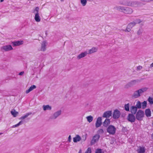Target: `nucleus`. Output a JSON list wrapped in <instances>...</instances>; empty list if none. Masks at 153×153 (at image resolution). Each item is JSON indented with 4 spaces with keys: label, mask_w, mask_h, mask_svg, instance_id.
<instances>
[{
    "label": "nucleus",
    "mask_w": 153,
    "mask_h": 153,
    "mask_svg": "<svg viewBox=\"0 0 153 153\" xmlns=\"http://www.w3.org/2000/svg\"><path fill=\"white\" fill-rule=\"evenodd\" d=\"M148 89L146 87L143 88L139 90L135 91L132 95L133 98H137L140 96L141 94L146 91Z\"/></svg>",
    "instance_id": "nucleus-1"
},
{
    "label": "nucleus",
    "mask_w": 153,
    "mask_h": 153,
    "mask_svg": "<svg viewBox=\"0 0 153 153\" xmlns=\"http://www.w3.org/2000/svg\"><path fill=\"white\" fill-rule=\"evenodd\" d=\"M106 130L109 134L114 135L116 133V129L114 126L110 125L107 127Z\"/></svg>",
    "instance_id": "nucleus-2"
},
{
    "label": "nucleus",
    "mask_w": 153,
    "mask_h": 153,
    "mask_svg": "<svg viewBox=\"0 0 153 153\" xmlns=\"http://www.w3.org/2000/svg\"><path fill=\"white\" fill-rule=\"evenodd\" d=\"M144 115V111L141 110H139L136 114V118L138 120H142Z\"/></svg>",
    "instance_id": "nucleus-3"
},
{
    "label": "nucleus",
    "mask_w": 153,
    "mask_h": 153,
    "mask_svg": "<svg viewBox=\"0 0 153 153\" xmlns=\"http://www.w3.org/2000/svg\"><path fill=\"white\" fill-rule=\"evenodd\" d=\"M33 13L35 14L34 19L36 22H39L40 21L41 18L39 16L40 13L38 10H34Z\"/></svg>",
    "instance_id": "nucleus-4"
},
{
    "label": "nucleus",
    "mask_w": 153,
    "mask_h": 153,
    "mask_svg": "<svg viewBox=\"0 0 153 153\" xmlns=\"http://www.w3.org/2000/svg\"><path fill=\"white\" fill-rule=\"evenodd\" d=\"M62 111L61 110H59L55 112L53 115L50 117V119L53 120L56 119L61 114Z\"/></svg>",
    "instance_id": "nucleus-5"
},
{
    "label": "nucleus",
    "mask_w": 153,
    "mask_h": 153,
    "mask_svg": "<svg viewBox=\"0 0 153 153\" xmlns=\"http://www.w3.org/2000/svg\"><path fill=\"white\" fill-rule=\"evenodd\" d=\"M120 112L117 109L114 110L113 114V118L114 119L118 118L120 115Z\"/></svg>",
    "instance_id": "nucleus-6"
},
{
    "label": "nucleus",
    "mask_w": 153,
    "mask_h": 153,
    "mask_svg": "<svg viewBox=\"0 0 153 153\" xmlns=\"http://www.w3.org/2000/svg\"><path fill=\"white\" fill-rule=\"evenodd\" d=\"M100 137V136L99 134H96L93 137L92 139L91 140V144L92 145L94 144L96 142L98 141Z\"/></svg>",
    "instance_id": "nucleus-7"
},
{
    "label": "nucleus",
    "mask_w": 153,
    "mask_h": 153,
    "mask_svg": "<svg viewBox=\"0 0 153 153\" xmlns=\"http://www.w3.org/2000/svg\"><path fill=\"white\" fill-rule=\"evenodd\" d=\"M127 119L129 122L133 123L135 121V117L134 114H129L127 117Z\"/></svg>",
    "instance_id": "nucleus-8"
},
{
    "label": "nucleus",
    "mask_w": 153,
    "mask_h": 153,
    "mask_svg": "<svg viewBox=\"0 0 153 153\" xmlns=\"http://www.w3.org/2000/svg\"><path fill=\"white\" fill-rule=\"evenodd\" d=\"M137 82L136 80L132 81L126 84L125 86V88H128L135 85Z\"/></svg>",
    "instance_id": "nucleus-9"
},
{
    "label": "nucleus",
    "mask_w": 153,
    "mask_h": 153,
    "mask_svg": "<svg viewBox=\"0 0 153 153\" xmlns=\"http://www.w3.org/2000/svg\"><path fill=\"white\" fill-rule=\"evenodd\" d=\"M112 111H105L102 115L103 117L108 118L112 115Z\"/></svg>",
    "instance_id": "nucleus-10"
},
{
    "label": "nucleus",
    "mask_w": 153,
    "mask_h": 153,
    "mask_svg": "<svg viewBox=\"0 0 153 153\" xmlns=\"http://www.w3.org/2000/svg\"><path fill=\"white\" fill-rule=\"evenodd\" d=\"M136 25L135 22H132L128 24L126 30L128 32H129L132 27Z\"/></svg>",
    "instance_id": "nucleus-11"
},
{
    "label": "nucleus",
    "mask_w": 153,
    "mask_h": 153,
    "mask_svg": "<svg viewBox=\"0 0 153 153\" xmlns=\"http://www.w3.org/2000/svg\"><path fill=\"white\" fill-rule=\"evenodd\" d=\"M1 49L4 50L5 51H7L13 50V48L10 45H8L2 47Z\"/></svg>",
    "instance_id": "nucleus-12"
},
{
    "label": "nucleus",
    "mask_w": 153,
    "mask_h": 153,
    "mask_svg": "<svg viewBox=\"0 0 153 153\" xmlns=\"http://www.w3.org/2000/svg\"><path fill=\"white\" fill-rule=\"evenodd\" d=\"M102 124V118L100 117H99L97 119L95 123V126L96 128H98L100 127Z\"/></svg>",
    "instance_id": "nucleus-13"
},
{
    "label": "nucleus",
    "mask_w": 153,
    "mask_h": 153,
    "mask_svg": "<svg viewBox=\"0 0 153 153\" xmlns=\"http://www.w3.org/2000/svg\"><path fill=\"white\" fill-rule=\"evenodd\" d=\"M23 43V41H18L12 42L11 44L13 46H16L20 45Z\"/></svg>",
    "instance_id": "nucleus-14"
},
{
    "label": "nucleus",
    "mask_w": 153,
    "mask_h": 153,
    "mask_svg": "<svg viewBox=\"0 0 153 153\" xmlns=\"http://www.w3.org/2000/svg\"><path fill=\"white\" fill-rule=\"evenodd\" d=\"M88 52L87 51L82 52L80 54L78 55L77 56V58L78 59H80L86 56Z\"/></svg>",
    "instance_id": "nucleus-15"
},
{
    "label": "nucleus",
    "mask_w": 153,
    "mask_h": 153,
    "mask_svg": "<svg viewBox=\"0 0 153 153\" xmlns=\"http://www.w3.org/2000/svg\"><path fill=\"white\" fill-rule=\"evenodd\" d=\"M137 151L138 153H144L146 151V149L143 146H139Z\"/></svg>",
    "instance_id": "nucleus-16"
},
{
    "label": "nucleus",
    "mask_w": 153,
    "mask_h": 153,
    "mask_svg": "<svg viewBox=\"0 0 153 153\" xmlns=\"http://www.w3.org/2000/svg\"><path fill=\"white\" fill-rule=\"evenodd\" d=\"M97 48L93 47L91 49L88 50V54H91L96 52L97 51Z\"/></svg>",
    "instance_id": "nucleus-17"
},
{
    "label": "nucleus",
    "mask_w": 153,
    "mask_h": 153,
    "mask_svg": "<svg viewBox=\"0 0 153 153\" xmlns=\"http://www.w3.org/2000/svg\"><path fill=\"white\" fill-rule=\"evenodd\" d=\"M137 108L135 106H132L130 108V111L132 114H135L137 111Z\"/></svg>",
    "instance_id": "nucleus-18"
},
{
    "label": "nucleus",
    "mask_w": 153,
    "mask_h": 153,
    "mask_svg": "<svg viewBox=\"0 0 153 153\" xmlns=\"http://www.w3.org/2000/svg\"><path fill=\"white\" fill-rule=\"evenodd\" d=\"M47 42L45 41H44L42 42L41 45V50L42 51H45L46 50V46Z\"/></svg>",
    "instance_id": "nucleus-19"
},
{
    "label": "nucleus",
    "mask_w": 153,
    "mask_h": 153,
    "mask_svg": "<svg viewBox=\"0 0 153 153\" xmlns=\"http://www.w3.org/2000/svg\"><path fill=\"white\" fill-rule=\"evenodd\" d=\"M110 120L109 119L106 118L103 122V126L105 127H106L110 124Z\"/></svg>",
    "instance_id": "nucleus-20"
},
{
    "label": "nucleus",
    "mask_w": 153,
    "mask_h": 153,
    "mask_svg": "<svg viewBox=\"0 0 153 153\" xmlns=\"http://www.w3.org/2000/svg\"><path fill=\"white\" fill-rule=\"evenodd\" d=\"M42 108L44 111L46 110H51V107L49 105H44L42 106Z\"/></svg>",
    "instance_id": "nucleus-21"
},
{
    "label": "nucleus",
    "mask_w": 153,
    "mask_h": 153,
    "mask_svg": "<svg viewBox=\"0 0 153 153\" xmlns=\"http://www.w3.org/2000/svg\"><path fill=\"white\" fill-rule=\"evenodd\" d=\"M36 88V86L34 85H31L28 89L26 91V94H28L29 93L30 91H32L33 89Z\"/></svg>",
    "instance_id": "nucleus-22"
},
{
    "label": "nucleus",
    "mask_w": 153,
    "mask_h": 153,
    "mask_svg": "<svg viewBox=\"0 0 153 153\" xmlns=\"http://www.w3.org/2000/svg\"><path fill=\"white\" fill-rule=\"evenodd\" d=\"M145 113L146 117H150L151 115V112L150 109H148L145 110Z\"/></svg>",
    "instance_id": "nucleus-23"
},
{
    "label": "nucleus",
    "mask_w": 153,
    "mask_h": 153,
    "mask_svg": "<svg viewBox=\"0 0 153 153\" xmlns=\"http://www.w3.org/2000/svg\"><path fill=\"white\" fill-rule=\"evenodd\" d=\"M81 138L79 135H77L76 136L73 138V141L74 142H77L78 141H79L81 140Z\"/></svg>",
    "instance_id": "nucleus-24"
},
{
    "label": "nucleus",
    "mask_w": 153,
    "mask_h": 153,
    "mask_svg": "<svg viewBox=\"0 0 153 153\" xmlns=\"http://www.w3.org/2000/svg\"><path fill=\"white\" fill-rule=\"evenodd\" d=\"M32 114V113L31 112H29L28 113H26L25 115L23 116L20 117V119L23 120L24 119L28 117L29 115H31Z\"/></svg>",
    "instance_id": "nucleus-25"
},
{
    "label": "nucleus",
    "mask_w": 153,
    "mask_h": 153,
    "mask_svg": "<svg viewBox=\"0 0 153 153\" xmlns=\"http://www.w3.org/2000/svg\"><path fill=\"white\" fill-rule=\"evenodd\" d=\"M11 113L14 117H16L19 114L18 112L16 111L15 109H13V111H11Z\"/></svg>",
    "instance_id": "nucleus-26"
},
{
    "label": "nucleus",
    "mask_w": 153,
    "mask_h": 153,
    "mask_svg": "<svg viewBox=\"0 0 153 153\" xmlns=\"http://www.w3.org/2000/svg\"><path fill=\"white\" fill-rule=\"evenodd\" d=\"M135 106L137 108L140 109L141 108V102L140 101H137L136 102V104Z\"/></svg>",
    "instance_id": "nucleus-27"
},
{
    "label": "nucleus",
    "mask_w": 153,
    "mask_h": 153,
    "mask_svg": "<svg viewBox=\"0 0 153 153\" xmlns=\"http://www.w3.org/2000/svg\"><path fill=\"white\" fill-rule=\"evenodd\" d=\"M147 105V102L146 101H144L141 103V106L143 109L145 108Z\"/></svg>",
    "instance_id": "nucleus-28"
},
{
    "label": "nucleus",
    "mask_w": 153,
    "mask_h": 153,
    "mask_svg": "<svg viewBox=\"0 0 153 153\" xmlns=\"http://www.w3.org/2000/svg\"><path fill=\"white\" fill-rule=\"evenodd\" d=\"M86 118L89 123L91 122L93 119V117L91 115L87 117Z\"/></svg>",
    "instance_id": "nucleus-29"
},
{
    "label": "nucleus",
    "mask_w": 153,
    "mask_h": 153,
    "mask_svg": "<svg viewBox=\"0 0 153 153\" xmlns=\"http://www.w3.org/2000/svg\"><path fill=\"white\" fill-rule=\"evenodd\" d=\"M82 6H85L87 3V0H80Z\"/></svg>",
    "instance_id": "nucleus-30"
},
{
    "label": "nucleus",
    "mask_w": 153,
    "mask_h": 153,
    "mask_svg": "<svg viewBox=\"0 0 153 153\" xmlns=\"http://www.w3.org/2000/svg\"><path fill=\"white\" fill-rule=\"evenodd\" d=\"M125 110L127 111H129V103H128L126 104H125Z\"/></svg>",
    "instance_id": "nucleus-31"
},
{
    "label": "nucleus",
    "mask_w": 153,
    "mask_h": 153,
    "mask_svg": "<svg viewBox=\"0 0 153 153\" xmlns=\"http://www.w3.org/2000/svg\"><path fill=\"white\" fill-rule=\"evenodd\" d=\"M133 22H135L136 24H140V23L142 22V21L140 19H137L135 20Z\"/></svg>",
    "instance_id": "nucleus-32"
},
{
    "label": "nucleus",
    "mask_w": 153,
    "mask_h": 153,
    "mask_svg": "<svg viewBox=\"0 0 153 153\" xmlns=\"http://www.w3.org/2000/svg\"><path fill=\"white\" fill-rule=\"evenodd\" d=\"M148 101L151 104H153V99L152 98L149 97L148 99Z\"/></svg>",
    "instance_id": "nucleus-33"
},
{
    "label": "nucleus",
    "mask_w": 153,
    "mask_h": 153,
    "mask_svg": "<svg viewBox=\"0 0 153 153\" xmlns=\"http://www.w3.org/2000/svg\"><path fill=\"white\" fill-rule=\"evenodd\" d=\"M97 132L99 134H102L104 133V131L102 129H100Z\"/></svg>",
    "instance_id": "nucleus-34"
},
{
    "label": "nucleus",
    "mask_w": 153,
    "mask_h": 153,
    "mask_svg": "<svg viewBox=\"0 0 153 153\" xmlns=\"http://www.w3.org/2000/svg\"><path fill=\"white\" fill-rule=\"evenodd\" d=\"M133 12V10H125V13L131 14Z\"/></svg>",
    "instance_id": "nucleus-35"
},
{
    "label": "nucleus",
    "mask_w": 153,
    "mask_h": 153,
    "mask_svg": "<svg viewBox=\"0 0 153 153\" xmlns=\"http://www.w3.org/2000/svg\"><path fill=\"white\" fill-rule=\"evenodd\" d=\"M142 29H140L137 32V35H141L142 33Z\"/></svg>",
    "instance_id": "nucleus-36"
},
{
    "label": "nucleus",
    "mask_w": 153,
    "mask_h": 153,
    "mask_svg": "<svg viewBox=\"0 0 153 153\" xmlns=\"http://www.w3.org/2000/svg\"><path fill=\"white\" fill-rule=\"evenodd\" d=\"M91 150L90 148H88L85 153H91Z\"/></svg>",
    "instance_id": "nucleus-37"
},
{
    "label": "nucleus",
    "mask_w": 153,
    "mask_h": 153,
    "mask_svg": "<svg viewBox=\"0 0 153 153\" xmlns=\"http://www.w3.org/2000/svg\"><path fill=\"white\" fill-rule=\"evenodd\" d=\"M95 153H102V149H97Z\"/></svg>",
    "instance_id": "nucleus-38"
},
{
    "label": "nucleus",
    "mask_w": 153,
    "mask_h": 153,
    "mask_svg": "<svg viewBox=\"0 0 153 153\" xmlns=\"http://www.w3.org/2000/svg\"><path fill=\"white\" fill-rule=\"evenodd\" d=\"M114 9H117L118 10H123V7L121 6H116L115 7Z\"/></svg>",
    "instance_id": "nucleus-39"
},
{
    "label": "nucleus",
    "mask_w": 153,
    "mask_h": 153,
    "mask_svg": "<svg viewBox=\"0 0 153 153\" xmlns=\"http://www.w3.org/2000/svg\"><path fill=\"white\" fill-rule=\"evenodd\" d=\"M142 66H139L137 67V70H140L142 69Z\"/></svg>",
    "instance_id": "nucleus-40"
},
{
    "label": "nucleus",
    "mask_w": 153,
    "mask_h": 153,
    "mask_svg": "<svg viewBox=\"0 0 153 153\" xmlns=\"http://www.w3.org/2000/svg\"><path fill=\"white\" fill-rule=\"evenodd\" d=\"M71 136L70 135L68 137V142H70L71 141Z\"/></svg>",
    "instance_id": "nucleus-41"
},
{
    "label": "nucleus",
    "mask_w": 153,
    "mask_h": 153,
    "mask_svg": "<svg viewBox=\"0 0 153 153\" xmlns=\"http://www.w3.org/2000/svg\"><path fill=\"white\" fill-rule=\"evenodd\" d=\"M141 1L145 2H148L152 1V0H140Z\"/></svg>",
    "instance_id": "nucleus-42"
},
{
    "label": "nucleus",
    "mask_w": 153,
    "mask_h": 153,
    "mask_svg": "<svg viewBox=\"0 0 153 153\" xmlns=\"http://www.w3.org/2000/svg\"><path fill=\"white\" fill-rule=\"evenodd\" d=\"M19 124L18 123L16 125H13L12 126V128H15V127H18V126H19Z\"/></svg>",
    "instance_id": "nucleus-43"
},
{
    "label": "nucleus",
    "mask_w": 153,
    "mask_h": 153,
    "mask_svg": "<svg viewBox=\"0 0 153 153\" xmlns=\"http://www.w3.org/2000/svg\"><path fill=\"white\" fill-rule=\"evenodd\" d=\"M24 74V71H22L19 73V75L21 76V75H23Z\"/></svg>",
    "instance_id": "nucleus-44"
},
{
    "label": "nucleus",
    "mask_w": 153,
    "mask_h": 153,
    "mask_svg": "<svg viewBox=\"0 0 153 153\" xmlns=\"http://www.w3.org/2000/svg\"><path fill=\"white\" fill-rule=\"evenodd\" d=\"M23 120H21L20 121L19 123L18 124L19 125H20L22 124H23Z\"/></svg>",
    "instance_id": "nucleus-45"
},
{
    "label": "nucleus",
    "mask_w": 153,
    "mask_h": 153,
    "mask_svg": "<svg viewBox=\"0 0 153 153\" xmlns=\"http://www.w3.org/2000/svg\"><path fill=\"white\" fill-rule=\"evenodd\" d=\"M135 3L136 4H137V5H136L135 6H138L139 5L138 4V3H137V2H134V3Z\"/></svg>",
    "instance_id": "nucleus-46"
},
{
    "label": "nucleus",
    "mask_w": 153,
    "mask_h": 153,
    "mask_svg": "<svg viewBox=\"0 0 153 153\" xmlns=\"http://www.w3.org/2000/svg\"><path fill=\"white\" fill-rule=\"evenodd\" d=\"M150 68H152V67H153V63H152V64H151L150 65Z\"/></svg>",
    "instance_id": "nucleus-47"
},
{
    "label": "nucleus",
    "mask_w": 153,
    "mask_h": 153,
    "mask_svg": "<svg viewBox=\"0 0 153 153\" xmlns=\"http://www.w3.org/2000/svg\"><path fill=\"white\" fill-rule=\"evenodd\" d=\"M78 153H81V149H80V150H79V152H78Z\"/></svg>",
    "instance_id": "nucleus-48"
},
{
    "label": "nucleus",
    "mask_w": 153,
    "mask_h": 153,
    "mask_svg": "<svg viewBox=\"0 0 153 153\" xmlns=\"http://www.w3.org/2000/svg\"><path fill=\"white\" fill-rule=\"evenodd\" d=\"M39 9V7H36L35 9V10H38Z\"/></svg>",
    "instance_id": "nucleus-49"
},
{
    "label": "nucleus",
    "mask_w": 153,
    "mask_h": 153,
    "mask_svg": "<svg viewBox=\"0 0 153 153\" xmlns=\"http://www.w3.org/2000/svg\"><path fill=\"white\" fill-rule=\"evenodd\" d=\"M4 0H0V1L1 2H2Z\"/></svg>",
    "instance_id": "nucleus-50"
},
{
    "label": "nucleus",
    "mask_w": 153,
    "mask_h": 153,
    "mask_svg": "<svg viewBox=\"0 0 153 153\" xmlns=\"http://www.w3.org/2000/svg\"><path fill=\"white\" fill-rule=\"evenodd\" d=\"M152 138L153 139V133L152 134Z\"/></svg>",
    "instance_id": "nucleus-51"
},
{
    "label": "nucleus",
    "mask_w": 153,
    "mask_h": 153,
    "mask_svg": "<svg viewBox=\"0 0 153 153\" xmlns=\"http://www.w3.org/2000/svg\"><path fill=\"white\" fill-rule=\"evenodd\" d=\"M87 1H93V0H87Z\"/></svg>",
    "instance_id": "nucleus-52"
},
{
    "label": "nucleus",
    "mask_w": 153,
    "mask_h": 153,
    "mask_svg": "<svg viewBox=\"0 0 153 153\" xmlns=\"http://www.w3.org/2000/svg\"><path fill=\"white\" fill-rule=\"evenodd\" d=\"M3 133H0V135H1Z\"/></svg>",
    "instance_id": "nucleus-53"
},
{
    "label": "nucleus",
    "mask_w": 153,
    "mask_h": 153,
    "mask_svg": "<svg viewBox=\"0 0 153 153\" xmlns=\"http://www.w3.org/2000/svg\"><path fill=\"white\" fill-rule=\"evenodd\" d=\"M126 5H129V4H126Z\"/></svg>",
    "instance_id": "nucleus-54"
},
{
    "label": "nucleus",
    "mask_w": 153,
    "mask_h": 153,
    "mask_svg": "<svg viewBox=\"0 0 153 153\" xmlns=\"http://www.w3.org/2000/svg\"><path fill=\"white\" fill-rule=\"evenodd\" d=\"M61 1H63V0H61Z\"/></svg>",
    "instance_id": "nucleus-55"
},
{
    "label": "nucleus",
    "mask_w": 153,
    "mask_h": 153,
    "mask_svg": "<svg viewBox=\"0 0 153 153\" xmlns=\"http://www.w3.org/2000/svg\"><path fill=\"white\" fill-rule=\"evenodd\" d=\"M152 1H153V0H152Z\"/></svg>",
    "instance_id": "nucleus-56"
}]
</instances>
